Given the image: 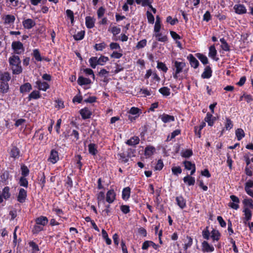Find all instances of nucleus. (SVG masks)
<instances>
[{
  "label": "nucleus",
  "instance_id": "f257e3e1",
  "mask_svg": "<svg viewBox=\"0 0 253 253\" xmlns=\"http://www.w3.org/2000/svg\"><path fill=\"white\" fill-rule=\"evenodd\" d=\"M116 199V194L114 189L109 190L105 195V193L103 191H100L97 194V200L98 206L100 204L105 205L106 203L109 204H112Z\"/></svg>",
  "mask_w": 253,
  "mask_h": 253
},
{
  "label": "nucleus",
  "instance_id": "f03ea898",
  "mask_svg": "<svg viewBox=\"0 0 253 253\" xmlns=\"http://www.w3.org/2000/svg\"><path fill=\"white\" fill-rule=\"evenodd\" d=\"M8 61L13 74L19 75L22 73L21 60L18 55H12L9 58Z\"/></svg>",
  "mask_w": 253,
  "mask_h": 253
},
{
  "label": "nucleus",
  "instance_id": "7ed1b4c3",
  "mask_svg": "<svg viewBox=\"0 0 253 253\" xmlns=\"http://www.w3.org/2000/svg\"><path fill=\"white\" fill-rule=\"evenodd\" d=\"M172 63L173 77L175 79H177L178 78V74L182 71L183 69L186 66V63L183 61H179L177 60L172 61Z\"/></svg>",
  "mask_w": 253,
  "mask_h": 253
},
{
  "label": "nucleus",
  "instance_id": "20e7f679",
  "mask_svg": "<svg viewBox=\"0 0 253 253\" xmlns=\"http://www.w3.org/2000/svg\"><path fill=\"white\" fill-rule=\"evenodd\" d=\"M34 87L39 90L46 91L49 88L50 85L46 82L38 79L34 83Z\"/></svg>",
  "mask_w": 253,
  "mask_h": 253
},
{
  "label": "nucleus",
  "instance_id": "39448f33",
  "mask_svg": "<svg viewBox=\"0 0 253 253\" xmlns=\"http://www.w3.org/2000/svg\"><path fill=\"white\" fill-rule=\"evenodd\" d=\"M11 46L15 53L16 54H21L24 51L23 45L20 42H13Z\"/></svg>",
  "mask_w": 253,
  "mask_h": 253
},
{
  "label": "nucleus",
  "instance_id": "423d86ee",
  "mask_svg": "<svg viewBox=\"0 0 253 253\" xmlns=\"http://www.w3.org/2000/svg\"><path fill=\"white\" fill-rule=\"evenodd\" d=\"M230 198L231 199V202L229 203L228 206L233 209L236 210H238L239 208V199L237 196L233 195H231Z\"/></svg>",
  "mask_w": 253,
  "mask_h": 253
},
{
  "label": "nucleus",
  "instance_id": "0eeeda50",
  "mask_svg": "<svg viewBox=\"0 0 253 253\" xmlns=\"http://www.w3.org/2000/svg\"><path fill=\"white\" fill-rule=\"evenodd\" d=\"M59 159L58 152L52 149L50 153L48 161L53 164H55Z\"/></svg>",
  "mask_w": 253,
  "mask_h": 253
},
{
  "label": "nucleus",
  "instance_id": "6e6552de",
  "mask_svg": "<svg viewBox=\"0 0 253 253\" xmlns=\"http://www.w3.org/2000/svg\"><path fill=\"white\" fill-rule=\"evenodd\" d=\"M233 9L235 12L237 14L242 15L247 13V8L243 4H235L233 7Z\"/></svg>",
  "mask_w": 253,
  "mask_h": 253
},
{
  "label": "nucleus",
  "instance_id": "1a4fd4ad",
  "mask_svg": "<svg viewBox=\"0 0 253 253\" xmlns=\"http://www.w3.org/2000/svg\"><path fill=\"white\" fill-rule=\"evenodd\" d=\"M141 113L142 112L140 109L137 107H132L129 110V113L135 115V117H133L129 116L128 119L132 122L133 120H134L136 118L138 117Z\"/></svg>",
  "mask_w": 253,
  "mask_h": 253
},
{
  "label": "nucleus",
  "instance_id": "9d476101",
  "mask_svg": "<svg viewBox=\"0 0 253 253\" xmlns=\"http://www.w3.org/2000/svg\"><path fill=\"white\" fill-rule=\"evenodd\" d=\"M27 196V194L26 190L24 188H19L18 194L17 197V201L21 203H23L25 202Z\"/></svg>",
  "mask_w": 253,
  "mask_h": 253
},
{
  "label": "nucleus",
  "instance_id": "9b49d317",
  "mask_svg": "<svg viewBox=\"0 0 253 253\" xmlns=\"http://www.w3.org/2000/svg\"><path fill=\"white\" fill-rule=\"evenodd\" d=\"M202 250L204 253L213 252L214 248L212 245H210L207 241H204L202 243Z\"/></svg>",
  "mask_w": 253,
  "mask_h": 253
},
{
  "label": "nucleus",
  "instance_id": "f8f14e48",
  "mask_svg": "<svg viewBox=\"0 0 253 253\" xmlns=\"http://www.w3.org/2000/svg\"><path fill=\"white\" fill-rule=\"evenodd\" d=\"M187 59L189 61L190 64L192 67L197 68L198 67L199 63L198 60L192 54L188 55Z\"/></svg>",
  "mask_w": 253,
  "mask_h": 253
},
{
  "label": "nucleus",
  "instance_id": "ddd939ff",
  "mask_svg": "<svg viewBox=\"0 0 253 253\" xmlns=\"http://www.w3.org/2000/svg\"><path fill=\"white\" fill-rule=\"evenodd\" d=\"M23 27L27 29L33 28L35 25V21L32 19H27L22 22Z\"/></svg>",
  "mask_w": 253,
  "mask_h": 253
},
{
  "label": "nucleus",
  "instance_id": "4468645a",
  "mask_svg": "<svg viewBox=\"0 0 253 253\" xmlns=\"http://www.w3.org/2000/svg\"><path fill=\"white\" fill-rule=\"evenodd\" d=\"M149 247H152L154 249L157 250L159 246L151 241H145L142 246V250H147Z\"/></svg>",
  "mask_w": 253,
  "mask_h": 253
},
{
  "label": "nucleus",
  "instance_id": "2eb2a0df",
  "mask_svg": "<svg viewBox=\"0 0 253 253\" xmlns=\"http://www.w3.org/2000/svg\"><path fill=\"white\" fill-rule=\"evenodd\" d=\"M211 75L212 70L211 68L209 66H207L205 67L201 77L203 79H209L211 77Z\"/></svg>",
  "mask_w": 253,
  "mask_h": 253
},
{
  "label": "nucleus",
  "instance_id": "dca6fc26",
  "mask_svg": "<svg viewBox=\"0 0 253 253\" xmlns=\"http://www.w3.org/2000/svg\"><path fill=\"white\" fill-rule=\"evenodd\" d=\"M211 237L213 242L218 241L221 237L220 233L218 231V230L216 229H212L211 232Z\"/></svg>",
  "mask_w": 253,
  "mask_h": 253
},
{
  "label": "nucleus",
  "instance_id": "f3484780",
  "mask_svg": "<svg viewBox=\"0 0 253 253\" xmlns=\"http://www.w3.org/2000/svg\"><path fill=\"white\" fill-rule=\"evenodd\" d=\"M77 82L78 84L81 86L89 84L91 83V81L89 79L84 78L83 76H80L78 78Z\"/></svg>",
  "mask_w": 253,
  "mask_h": 253
},
{
  "label": "nucleus",
  "instance_id": "a211bd4d",
  "mask_svg": "<svg viewBox=\"0 0 253 253\" xmlns=\"http://www.w3.org/2000/svg\"><path fill=\"white\" fill-rule=\"evenodd\" d=\"M48 220L47 218L44 216H41L35 219V222L42 226H44L48 223Z\"/></svg>",
  "mask_w": 253,
  "mask_h": 253
},
{
  "label": "nucleus",
  "instance_id": "6ab92c4d",
  "mask_svg": "<svg viewBox=\"0 0 253 253\" xmlns=\"http://www.w3.org/2000/svg\"><path fill=\"white\" fill-rule=\"evenodd\" d=\"M243 212L244 213L245 217L244 218V223L247 224V222L251 219L252 214L250 209H244Z\"/></svg>",
  "mask_w": 253,
  "mask_h": 253
},
{
  "label": "nucleus",
  "instance_id": "aec40b11",
  "mask_svg": "<svg viewBox=\"0 0 253 253\" xmlns=\"http://www.w3.org/2000/svg\"><path fill=\"white\" fill-rule=\"evenodd\" d=\"M217 51L214 45H211L209 47V56L215 61L218 60V58L216 57Z\"/></svg>",
  "mask_w": 253,
  "mask_h": 253
},
{
  "label": "nucleus",
  "instance_id": "412c9836",
  "mask_svg": "<svg viewBox=\"0 0 253 253\" xmlns=\"http://www.w3.org/2000/svg\"><path fill=\"white\" fill-rule=\"evenodd\" d=\"M139 141V138L138 136H134L127 140L126 142V144L129 146H135L138 144Z\"/></svg>",
  "mask_w": 253,
  "mask_h": 253
},
{
  "label": "nucleus",
  "instance_id": "4be33fe9",
  "mask_svg": "<svg viewBox=\"0 0 253 253\" xmlns=\"http://www.w3.org/2000/svg\"><path fill=\"white\" fill-rule=\"evenodd\" d=\"M161 119L164 123H168L174 121V117L173 116L164 114L161 116Z\"/></svg>",
  "mask_w": 253,
  "mask_h": 253
},
{
  "label": "nucleus",
  "instance_id": "5701e85b",
  "mask_svg": "<svg viewBox=\"0 0 253 253\" xmlns=\"http://www.w3.org/2000/svg\"><path fill=\"white\" fill-rule=\"evenodd\" d=\"M154 36L156 38L157 40L159 42H165L168 41L167 36L165 35H163L161 32L154 33Z\"/></svg>",
  "mask_w": 253,
  "mask_h": 253
},
{
  "label": "nucleus",
  "instance_id": "b1692460",
  "mask_svg": "<svg viewBox=\"0 0 253 253\" xmlns=\"http://www.w3.org/2000/svg\"><path fill=\"white\" fill-rule=\"evenodd\" d=\"M10 155L14 159H18L20 156V150L17 147L13 146L10 150Z\"/></svg>",
  "mask_w": 253,
  "mask_h": 253
},
{
  "label": "nucleus",
  "instance_id": "393cba45",
  "mask_svg": "<svg viewBox=\"0 0 253 253\" xmlns=\"http://www.w3.org/2000/svg\"><path fill=\"white\" fill-rule=\"evenodd\" d=\"M32 89V85L29 83H25L22 85H21L20 87V91L21 93H25L28 92Z\"/></svg>",
  "mask_w": 253,
  "mask_h": 253
},
{
  "label": "nucleus",
  "instance_id": "a878e982",
  "mask_svg": "<svg viewBox=\"0 0 253 253\" xmlns=\"http://www.w3.org/2000/svg\"><path fill=\"white\" fill-rule=\"evenodd\" d=\"M215 120V117H213L212 114L210 113H208L206 115V117L205 118V121L207 122L208 125L210 126H212Z\"/></svg>",
  "mask_w": 253,
  "mask_h": 253
},
{
  "label": "nucleus",
  "instance_id": "bb28decb",
  "mask_svg": "<svg viewBox=\"0 0 253 253\" xmlns=\"http://www.w3.org/2000/svg\"><path fill=\"white\" fill-rule=\"evenodd\" d=\"M80 114L84 119L89 118L91 115V112L86 108L81 109L80 111Z\"/></svg>",
  "mask_w": 253,
  "mask_h": 253
},
{
  "label": "nucleus",
  "instance_id": "cd10ccee",
  "mask_svg": "<svg viewBox=\"0 0 253 253\" xmlns=\"http://www.w3.org/2000/svg\"><path fill=\"white\" fill-rule=\"evenodd\" d=\"M177 205L182 209L186 207V200L182 196H178L176 198Z\"/></svg>",
  "mask_w": 253,
  "mask_h": 253
},
{
  "label": "nucleus",
  "instance_id": "c85d7f7f",
  "mask_svg": "<svg viewBox=\"0 0 253 253\" xmlns=\"http://www.w3.org/2000/svg\"><path fill=\"white\" fill-rule=\"evenodd\" d=\"M95 19L90 16L85 18V25L87 28L91 29L94 26Z\"/></svg>",
  "mask_w": 253,
  "mask_h": 253
},
{
  "label": "nucleus",
  "instance_id": "c756f323",
  "mask_svg": "<svg viewBox=\"0 0 253 253\" xmlns=\"http://www.w3.org/2000/svg\"><path fill=\"white\" fill-rule=\"evenodd\" d=\"M10 79V74L7 72L0 71V80L1 82L7 83Z\"/></svg>",
  "mask_w": 253,
  "mask_h": 253
},
{
  "label": "nucleus",
  "instance_id": "7c9ffc66",
  "mask_svg": "<svg viewBox=\"0 0 253 253\" xmlns=\"http://www.w3.org/2000/svg\"><path fill=\"white\" fill-rule=\"evenodd\" d=\"M244 209H253V200L251 199H245L243 201Z\"/></svg>",
  "mask_w": 253,
  "mask_h": 253
},
{
  "label": "nucleus",
  "instance_id": "2f4dec72",
  "mask_svg": "<svg viewBox=\"0 0 253 253\" xmlns=\"http://www.w3.org/2000/svg\"><path fill=\"white\" fill-rule=\"evenodd\" d=\"M88 147L89 153L93 156H95L98 152L97 146L94 143H90Z\"/></svg>",
  "mask_w": 253,
  "mask_h": 253
},
{
  "label": "nucleus",
  "instance_id": "473e14b6",
  "mask_svg": "<svg viewBox=\"0 0 253 253\" xmlns=\"http://www.w3.org/2000/svg\"><path fill=\"white\" fill-rule=\"evenodd\" d=\"M183 181L189 186L194 185L195 183V178L188 175L183 178Z\"/></svg>",
  "mask_w": 253,
  "mask_h": 253
},
{
  "label": "nucleus",
  "instance_id": "72a5a7b5",
  "mask_svg": "<svg viewBox=\"0 0 253 253\" xmlns=\"http://www.w3.org/2000/svg\"><path fill=\"white\" fill-rule=\"evenodd\" d=\"M130 194V189L127 187L125 188L122 191V198L124 200H127L129 199Z\"/></svg>",
  "mask_w": 253,
  "mask_h": 253
},
{
  "label": "nucleus",
  "instance_id": "f704fd0d",
  "mask_svg": "<svg viewBox=\"0 0 253 253\" xmlns=\"http://www.w3.org/2000/svg\"><path fill=\"white\" fill-rule=\"evenodd\" d=\"M41 96L39 90H35L29 95V100H31V99H37L40 98Z\"/></svg>",
  "mask_w": 253,
  "mask_h": 253
},
{
  "label": "nucleus",
  "instance_id": "c9c22d12",
  "mask_svg": "<svg viewBox=\"0 0 253 253\" xmlns=\"http://www.w3.org/2000/svg\"><path fill=\"white\" fill-rule=\"evenodd\" d=\"M184 242L185 243L184 244L183 248L185 250H187L192 246L193 244V239L191 237L187 236Z\"/></svg>",
  "mask_w": 253,
  "mask_h": 253
},
{
  "label": "nucleus",
  "instance_id": "e433bc0d",
  "mask_svg": "<svg viewBox=\"0 0 253 253\" xmlns=\"http://www.w3.org/2000/svg\"><path fill=\"white\" fill-rule=\"evenodd\" d=\"M69 136L71 137L73 141H76L79 139V133L75 129L71 131Z\"/></svg>",
  "mask_w": 253,
  "mask_h": 253
},
{
  "label": "nucleus",
  "instance_id": "4c0bfd02",
  "mask_svg": "<svg viewBox=\"0 0 253 253\" xmlns=\"http://www.w3.org/2000/svg\"><path fill=\"white\" fill-rule=\"evenodd\" d=\"M44 227L36 223L32 229V232L34 234H37L43 230Z\"/></svg>",
  "mask_w": 253,
  "mask_h": 253
},
{
  "label": "nucleus",
  "instance_id": "58836bf2",
  "mask_svg": "<svg viewBox=\"0 0 253 253\" xmlns=\"http://www.w3.org/2000/svg\"><path fill=\"white\" fill-rule=\"evenodd\" d=\"M5 24H11L14 23L15 21V17L12 15H6L3 18Z\"/></svg>",
  "mask_w": 253,
  "mask_h": 253
},
{
  "label": "nucleus",
  "instance_id": "ea45409f",
  "mask_svg": "<svg viewBox=\"0 0 253 253\" xmlns=\"http://www.w3.org/2000/svg\"><path fill=\"white\" fill-rule=\"evenodd\" d=\"M196 56L203 64L205 65L208 63V59L205 55L201 53H197Z\"/></svg>",
  "mask_w": 253,
  "mask_h": 253
},
{
  "label": "nucleus",
  "instance_id": "a19ab883",
  "mask_svg": "<svg viewBox=\"0 0 253 253\" xmlns=\"http://www.w3.org/2000/svg\"><path fill=\"white\" fill-rule=\"evenodd\" d=\"M88 62L91 68L95 69L98 64V58L97 57H92L89 58Z\"/></svg>",
  "mask_w": 253,
  "mask_h": 253
},
{
  "label": "nucleus",
  "instance_id": "79ce46f5",
  "mask_svg": "<svg viewBox=\"0 0 253 253\" xmlns=\"http://www.w3.org/2000/svg\"><path fill=\"white\" fill-rule=\"evenodd\" d=\"M220 42L221 43V47L223 50L225 51L230 50L229 46L224 38L220 39Z\"/></svg>",
  "mask_w": 253,
  "mask_h": 253
},
{
  "label": "nucleus",
  "instance_id": "37998d69",
  "mask_svg": "<svg viewBox=\"0 0 253 253\" xmlns=\"http://www.w3.org/2000/svg\"><path fill=\"white\" fill-rule=\"evenodd\" d=\"M159 92L163 96H168L170 94V89L168 87H163L159 89Z\"/></svg>",
  "mask_w": 253,
  "mask_h": 253
},
{
  "label": "nucleus",
  "instance_id": "c03bdc74",
  "mask_svg": "<svg viewBox=\"0 0 253 253\" xmlns=\"http://www.w3.org/2000/svg\"><path fill=\"white\" fill-rule=\"evenodd\" d=\"M235 134L238 140H241L245 136V132L242 128H238L236 130Z\"/></svg>",
  "mask_w": 253,
  "mask_h": 253
},
{
  "label": "nucleus",
  "instance_id": "a18cd8bd",
  "mask_svg": "<svg viewBox=\"0 0 253 253\" xmlns=\"http://www.w3.org/2000/svg\"><path fill=\"white\" fill-rule=\"evenodd\" d=\"M0 91L2 93H5L8 92L9 89V85L7 83L1 82L0 84Z\"/></svg>",
  "mask_w": 253,
  "mask_h": 253
},
{
  "label": "nucleus",
  "instance_id": "49530a36",
  "mask_svg": "<svg viewBox=\"0 0 253 253\" xmlns=\"http://www.w3.org/2000/svg\"><path fill=\"white\" fill-rule=\"evenodd\" d=\"M9 188L7 186L5 187L2 190V192L1 195L5 199H7L10 197V194L9 193Z\"/></svg>",
  "mask_w": 253,
  "mask_h": 253
},
{
  "label": "nucleus",
  "instance_id": "de8ad7c7",
  "mask_svg": "<svg viewBox=\"0 0 253 253\" xmlns=\"http://www.w3.org/2000/svg\"><path fill=\"white\" fill-rule=\"evenodd\" d=\"M29 245L32 249L33 253H37L40 250L38 245L36 244L34 242H30Z\"/></svg>",
  "mask_w": 253,
  "mask_h": 253
},
{
  "label": "nucleus",
  "instance_id": "09e8293b",
  "mask_svg": "<svg viewBox=\"0 0 253 253\" xmlns=\"http://www.w3.org/2000/svg\"><path fill=\"white\" fill-rule=\"evenodd\" d=\"M155 149L152 146H147L145 149V155L147 156H151L154 152Z\"/></svg>",
  "mask_w": 253,
  "mask_h": 253
},
{
  "label": "nucleus",
  "instance_id": "8fccbe9b",
  "mask_svg": "<svg viewBox=\"0 0 253 253\" xmlns=\"http://www.w3.org/2000/svg\"><path fill=\"white\" fill-rule=\"evenodd\" d=\"M106 44L104 42L96 43L94 45V49L97 51H102L106 47Z\"/></svg>",
  "mask_w": 253,
  "mask_h": 253
},
{
  "label": "nucleus",
  "instance_id": "3c124183",
  "mask_svg": "<svg viewBox=\"0 0 253 253\" xmlns=\"http://www.w3.org/2000/svg\"><path fill=\"white\" fill-rule=\"evenodd\" d=\"M33 55L37 61H41L42 60L41 54L38 49H35L33 50Z\"/></svg>",
  "mask_w": 253,
  "mask_h": 253
},
{
  "label": "nucleus",
  "instance_id": "603ef678",
  "mask_svg": "<svg viewBox=\"0 0 253 253\" xmlns=\"http://www.w3.org/2000/svg\"><path fill=\"white\" fill-rule=\"evenodd\" d=\"M102 235L103 238L105 239L107 245H109L111 244V240L108 237V234L104 229H102Z\"/></svg>",
  "mask_w": 253,
  "mask_h": 253
},
{
  "label": "nucleus",
  "instance_id": "864d4df0",
  "mask_svg": "<svg viewBox=\"0 0 253 253\" xmlns=\"http://www.w3.org/2000/svg\"><path fill=\"white\" fill-rule=\"evenodd\" d=\"M84 31H81L78 32L74 36V38L76 41L82 40L84 36Z\"/></svg>",
  "mask_w": 253,
  "mask_h": 253
},
{
  "label": "nucleus",
  "instance_id": "5fc2aeb1",
  "mask_svg": "<svg viewBox=\"0 0 253 253\" xmlns=\"http://www.w3.org/2000/svg\"><path fill=\"white\" fill-rule=\"evenodd\" d=\"M226 123L225 124V128L226 130H229L233 127V125L231 120L229 118H226Z\"/></svg>",
  "mask_w": 253,
  "mask_h": 253
},
{
  "label": "nucleus",
  "instance_id": "6e6d98bb",
  "mask_svg": "<svg viewBox=\"0 0 253 253\" xmlns=\"http://www.w3.org/2000/svg\"><path fill=\"white\" fill-rule=\"evenodd\" d=\"M108 60L109 58L108 57L102 55L98 58V64L100 65H103Z\"/></svg>",
  "mask_w": 253,
  "mask_h": 253
},
{
  "label": "nucleus",
  "instance_id": "4d7b16f0",
  "mask_svg": "<svg viewBox=\"0 0 253 253\" xmlns=\"http://www.w3.org/2000/svg\"><path fill=\"white\" fill-rule=\"evenodd\" d=\"M21 174L22 175V177H25L28 176L29 173V170L27 166L23 165L21 167Z\"/></svg>",
  "mask_w": 253,
  "mask_h": 253
},
{
  "label": "nucleus",
  "instance_id": "13d9d810",
  "mask_svg": "<svg viewBox=\"0 0 253 253\" xmlns=\"http://www.w3.org/2000/svg\"><path fill=\"white\" fill-rule=\"evenodd\" d=\"M19 184L21 186L27 188L28 185V181L25 177H21L19 179Z\"/></svg>",
  "mask_w": 253,
  "mask_h": 253
},
{
  "label": "nucleus",
  "instance_id": "bf43d9fd",
  "mask_svg": "<svg viewBox=\"0 0 253 253\" xmlns=\"http://www.w3.org/2000/svg\"><path fill=\"white\" fill-rule=\"evenodd\" d=\"M171 171L173 175H178L182 172V169L179 166L173 167L171 168Z\"/></svg>",
  "mask_w": 253,
  "mask_h": 253
},
{
  "label": "nucleus",
  "instance_id": "052dcab7",
  "mask_svg": "<svg viewBox=\"0 0 253 253\" xmlns=\"http://www.w3.org/2000/svg\"><path fill=\"white\" fill-rule=\"evenodd\" d=\"M157 68L161 70L165 73H166L168 70V69L167 67L166 66V65H165V64H164L163 62H158L157 63Z\"/></svg>",
  "mask_w": 253,
  "mask_h": 253
},
{
  "label": "nucleus",
  "instance_id": "680f3d73",
  "mask_svg": "<svg viewBox=\"0 0 253 253\" xmlns=\"http://www.w3.org/2000/svg\"><path fill=\"white\" fill-rule=\"evenodd\" d=\"M146 16L148 23L153 24L155 21L154 16L153 14L149 11H147L146 12Z\"/></svg>",
  "mask_w": 253,
  "mask_h": 253
},
{
  "label": "nucleus",
  "instance_id": "e2e57ef3",
  "mask_svg": "<svg viewBox=\"0 0 253 253\" xmlns=\"http://www.w3.org/2000/svg\"><path fill=\"white\" fill-rule=\"evenodd\" d=\"M67 16L71 20V23L73 24L74 20V16L73 12L70 9H67L66 11Z\"/></svg>",
  "mask_w": 253,
  "mask_h": 253
},
{
  "label": "nucleus",
  "instance_id": "0e129e2a",
  "mask_svg": "<svg viewBox=\"0 0 253 253\" xmlns=\"http://www.w3.org/2000/svg\"><path fill=\"white\" fill-rule=\"evenodd\" d=\"M185 168L187 170L191 169L193 167L195 166L194 164L192 163L190 161H185L183 162Z\"/></svg>",
  "mask_w": 253,
  "mask_h": 253
},
{
  "label": "nucleus",
  "instance_id": "69168bd1",
  "mask_svg": "<svg viewBox=\"0 0 253 253\" xmlns=\"http://www.w3.org/2000/svg\"><path fill=\"white\" fill-rule=\"evenodd\" d=\"M110 48L111 50H118L119 51L121 50V47L119 43L117 42H111L110 44Z\"/></svg>",
  "mask_w": 253,
  "mask_h": 253
},
{
  "label": "nucleus",
  "instance_id": "338daca9",
  "mask_svg": "<svg viewBox=\"0 0 253 253\" xmlns=\"http://www.w3.org/2000/svg\"><path fill=\"white\" fill-rule=\"evenodd\" d=\"M147 43V41L145 39L142 40L138 42L136 47L137 49H140L145 47Z\"/></svg>",
  "mask_w": 253,
  "mask_h": 253
},
{
  "label": "nucleus",
  "instance_id": "774afa93",
  "mask_svg": "<svg viewBox=\"0 0 253 253\" xmlns=\"http://www.w3.org/2000/svg\"><path fill=\"white\" fill-rule=\"evenodd\" d=\"M211 235V234L208 230V227L202 231V236L205 239L209 240Z\"/></svg>",
  "mask_w": 253,
  "mask_h": 253
}]
</instances>
